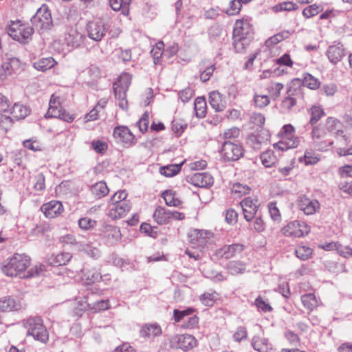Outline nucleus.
I'll return each instance as SVG.
<instances>
[{
	"mask_svg": "<svg viewBox=\"0 0 352 352\" xmlns=\"http://www.w3.org/2000/svg\"><path fill=\"white\" fill-rule=\"evenodd\" d=\"M30 257L25 254L16 253L5 260L1 264V270L8 276L32 278L41 275L45 269L43 265H36L25 274V270L30 265Z\"/></svg>",
	"mask_w": 352,
	"mask_h": 352,
	"instance_id": "f257e3e1",
	"label": "nucleus"
},
{
	"mask_svg": "<svg viewBox=\"0 0 352 352\" xmlns=\"http://www.w3.org/2000/svg\"><path fill=\"white\" fill-rule=\"evenodd\" d=\"M252 28L250 24V18L248 16L236 20L233 30L234 47L236 51L239 52L248 45L252 38Z\"/></svg>",
	"mask_w": 352,
	"mask_h": 352,
	"instance_id": "f03ea898",
	"label": "nucleus"
},
{
	"mask_svg": "<svg viewBox=\"0 0 352 352\" xmlns=\"http://www.w3.org/2000/svg\"><path fill=\"white\" fill-rule=\"evenodd\" d=\"M294 133L295 128L292 124H285L278 133L280 140L274 144V148L283 151L296 148L299 145L300 139Z\"/></svg>",
	"mask_w": 352,
	"mask_h": 352,
	"instance_id": "7ed1b4c3",
	"label": "nucleus"
},
{
	"mask_svg": "<svg viewBox=\"0 0 352 352\" xmlns=\"http://www.w3.org/2000/svg\"><path fill=\"white\" fill-rule=\"evenodd\" d=\"M6 30L10 37L22 43H28L34 32L33 28L21 23L20 21H11Z\"/></svg>",
	"mask_w": 352,
	"mask_h": 352,
	"instance_id": "20e7f679",
	"label": "nucleus"
},
{
	"mask_svg": "<svg viewBox=\"0 0 352 352\" xmlns=\"http://www.w3.org/2000/svg\"><path fill=\"white\" fill-rule=\"evenodd\" d=\"M24 327L28 329V335L41 342L48 340V333L43 324L41 317H31L23 321Z\"/></svg>",
	"mask_w": 352,
	"mask_h": 352,
	"instance_id": "39448f33",
	"label": "nucleus"
},
{
	"mask_svg": "<svg viewBox=\"0 0 352 352\" xmlns=\"http://www.w3.org/2000/svg\"><path fill=\"white\" fill-rule=\"evenodd\" d=\"M33 30L38 31L49 30L52 25V19L48 6L43 4L30 19Z\"/></svg>",
	"mask_w": 352,
	"mask_h": 352,
	"instance_id": "423d86ee",
	"label": "nucleus"
},
{
	"mask_svg": "<svg viewBox=\"0 0 352 352\" xmlns=\"http://www.w3.org/2000/svg\"><path fill=\"white\" fill-rule=\"evenodd\" d=\"M59 241L64 245H72L78 250L84 251L92 258H98L100 256V251L98 248H93L89 243L77 242L75 236L72 234H67L60 236Z\"/></svg>",
	"mask_w": 352,
	"mask_h": 352,
	"instance_id": "0eeeda50",
	"label": "nucleus"
},
{
	"mask_svg": "<svg viewBox=\"0 0 352 352\" xmlns=\"http://www.w3.org/2000/svg\"><path fill=\"white\" fill-rule=\"evenodd\" d=\"M244 150L241 144L226 141L220 151L221 159L225 162H235L243 156Z\"/></svg>",
	"mask_w": 352,
	"mask_h": 352,
	"instance_id": "6e6552de",
	"label": "nucleus"
},
{
	"mask_svg": "<svg viewBox=\"0 0 352 352\" xmlns=\"http://www.w3.org/2000/svg\"><path fill=\"white\" fill-rule=\"evenodd\" d=\"M87 30L88 36L91 39L100 41L106 34L107 27L102 20L98 19L89 22L87 25Z\"/></svg>",
	"mask_w": 352,
	"mask_h": 352,
	"instance_id": "1a4fd4ad",
	"label": "nucleus"
},
{
	"mask_svg": "<svg viewBox=\"0 0 352 352\" xmlns=\"http://www.w3.org/2000/svg\"><path fill=\"white\" fill-rule=\"evenodd\" d=\"M309 231L306 223L300 221H291L282 228V233L286 236L301 237Z\"/></svg>",
	"mask_w": 352,
	"mask_h": 352,
	"instance_id": "9d476101",
	"label": "nucleus"
},
{
	"mask_svg": "<svg viewBox=\"0 0 352 352\" xmlns=\"http://www.w3.org/2000/svg\"><path fill=\"white\" fill-rule=\"evenodd\" d=\"M188 237L193 247L204 248L212 237V233L208 230L195 229L190 232Z\"/></svg>",
	"mask_w": 352,
	"mask_h": 352,
	"instance_id": "9b49d317",
	"label": "nucleus"
},
{
	"mask_svg": "<svg viewBox=\"0 0 352 352\" xmlns=\"http://www.w3.org/2000/svg\"><path fill=\"white\" fill-rule=\"evenodd\" d=\"M122 238V234L118 227L112 225H105L102 230V239L108 246L116 245Z\"/></svg>",
	"mask_w": 352,
	"mask_h": 352,
	"instance_id": "f8f14e48",
	"label": "nucleus"
},
{
	"mask_svg": "<svg viewBox=\"0 0 352 352\" xmlns=\"http://www.w3.org/2000/svg\"><path fill=\"white\" fill-rule=\"evenodd\" d=\"M244 218L247 221H250L256 215L259 204L257 199L246 197L241 203Z\"/></svg>",
	"mask_w": 352,
	"mask_h": 352,
	"instance_id": "ddd939ff",
	"label": "nucleus"
},
{
	"mask_svg": "<svg viewBox=\"0 0 352 352\" xmlns=\"http://www.w3.org/2000/svg\"><path fill=\"white\" fill-rule=\"evenodd\" d=\"M131 207L130 202L109 204L107 214L112 219H121L129 212Z\"/></svg>",
	"mask_w": 352,
	"mask_h": 352,
	"instance_id": "4468645a",
	"label": "nucleus"
},
{
	"mask_svg": "<svg viewBox=\"0 0 352 352\" xmlns=\"http://www.w3.org/2000/svg\"><path fill=\"white\" fill-rule=\"evenodd\" d=\"M172 343L176 348L183 350L192 349L197 345V340L190 334H182L174 336L172 338Z\"/></svg>",
	"mask_w": 352,
	"mask_h": 352,
	"instance_id": "2eb2a0df",
	"label": "nucleus"
},
{
	"mask_svg": "<svg viewBox=\"0 0 352 352\" xmlns=\"http://www.w3.org/2000/svg\"><path fill=\"white\" fill-rule=\"evenodd\" d=\"M41 210L47 218H55L63 212V206L61 202L53 200L43 204Z\"/></svg>",
	"mask_w": 352,
	"mask_h": 352,
	"instance_id": "dca6fc26",
	"label": "nucleus"
},
{
	"mask_svg": "<svg viewBox=\"0 0 352 352\" xmlns=\"http://www.w3.org/2000/svg\"><path fill=\"white\" fill-rule=\"evenodd\" d=\"M83 35L75 28H70L65 34L64 42L70 49L79 47L83 43Z\"/></svg>",
	"mask_w": 352,
	"mask_h": 352,
	"instance_id": "f3484780",
	"label": "nucleus"
},
{
	"mask_svg": "<svg viewBox=\"0 0 352 352\" xmlns=\"http://www.w3.org/2000/svg\"><path fill=\"white\" fill-rule=\"evenodd\" d=\"M298 208L307 215L315 214L320 207L316 199H310L306 197H300L298 200Z\"/></svg>",
	"mask_w": 352,
	"mask_h": 352,
	"instance_id": "a211bd4d",
	"label": "nucleus"
},
{
	"mask_svg": "<svg viewBox=\"0 0 352 352\" xmlns=\"http://www.w3.org/2000/svg\"><path fill=\"white\" fill-rule=\"evenodd\" d=\"M189 182L194 186L201 188H208L214 183L212 175L208 173H197L193 174Z\"/></svg>",
	"mask_w": 352,
	"mask_h": 352,
	"instance_id": "6ab92c4d",
	"label": "nucleus"
},
{
	"mask_svg": "<svg viewBox=\"0 0 352 352\" xmlns=\"http://www.w3.org/2000/svg\"><path fill=\"white\" fill-rule=\"evenodd\" d=\"M113 137L118 142L131 145L134 142V135L126 126H117L113 131Z\"/></svg>",
	"mask_w": 352,
	"mask_h": 352,
	"instance_id": "aec40b11",
	"label": "nucleus"
},
{
	"mask_svg": "<svg viewBox=\"0 0 352 352\" xmlns=\"http://www.w3.org/2000/svg\"><path fill=\"white\" fill-rule=\"evenodd\" d=\"M244 246L242 244L235 243L230 245H225L217 251V255L226 259L230 258L243 250Z\"/></svg>",
	"mask_w": 352,
	"mask_h": 352,
	"instance_id": "412c9836",
	"label": "nucleus"
},
{
	"mask_svg": "<svg viewBox=\"0 0 352 352\" xmlns=\"http://www.w3.org/2000/svg\"><path fill=\"white\" fill-rule=\"evenodd\" d=\"M327 56L329 61L333 64L340 62L345 56V52L343 45L341 43L331 45L327 51Z\"/></svg>",
	"mask_w": 352,
	"mask_h": 352,
	"instance_id": "4be33fe9",
	"label": "nucleus"
},
{
	"mask_svg": "<svg viewBox=\"0 0 352 352\" xmlns=\"http://www.w3.org/2000/svg\"><path fill=\"white\" fill-rule=\"evenodd\" d=\"M209 104L216 111H222L226 107V102L223 95L218 91H212L209 94Z\"/></svg>",
	"mask_w": 352,
	"mask_h": 352,
	"instance_id": "5701e85b",
	"label": "nucleus"
},
{
	"mask_svg": "<svg viewBox=\"0 0 352 352\" xmlns=\"http://www.w3.org/2000/svg\"><path fill=\"white\" fill-rule=\"evenodd\" d=\"M252 346L258 352H269L272 349L267 338L255 336L252 340Z\"/></svg>",
	"mask_w": 352,
	"mask_h": 352,
	"instance_id": "b1692460",
	"label": "nucleus"
},
{
	"mask_svg": "<svg viewBox=\"0 0 352 352\" xmlns=\"http://www.w3.org/2000/svg\"><path fill=\"white\" fill-rule=\"evenodd\" d=\"M30 113V109L22 104L15 103L11 108L10 115L12 116V118L20 120L25 118Z\"/></svg>",
	"mask_w": 352,
	"mask_h": 352,
	"instance_id": "393cba45",
	"label": "nucleus"
},
{
	"mask_svg": "<svg viewBox=\"0 0 352 352\" xmlns=\"http://www.w3.org/2000/svg\"><path fill=\"white\" fill-rule=\"evenodd\" d=\"M109 4L112 10L116 12L120 11L123 16H128L129 14L130 2L125 0H109Z\"/></svg>",
	"mask_w": 352,
	"mask_h": 352,
	"instance_id": "a878e982",
	"label": "nucleus"
},
{
	"mask_svg": "<svg viewBox=\"0 0 352 352\" xmlns=\"http://www.w3.org/2000/svg\"><path fill=\"white\" fill-rule=\"evenodd\" d=\"M288 96L285 97L280 104L281 111L284 113H289L296 104V99L293 96L291 87L287 90Z\"/></svg>",
	"mask_w": 352,
	"mask_h": 352,
	"instance_id": "bb28decb",
	"label": "nucleus"
},
{
	"mask_svg": "<svg viewBox=\"0 0 352 352\" xmlns=\"http://www.w3.org/2000/svg\"><path fill=\"white\" fill-rule=\"evenodd\" d=\"M155 221L160 225L166 224L170 221L169 210L158 206L153 213Z\"/></svg>",
	"mask_w": 352,
	"mask_h": 352,
	"instance_id": "cd10ccee",
	"label": "nucleus"
},
{
	"mask_svg": "<svg viewBox=\"0 0 352 352\" xmlns=\"http://www.w3.org/2000/svg\"><path fill=\"white\" fill-rule=\"evenodd\" d=\"M131 82V76L129 74H122L118 81L113 84V91H127Z\"/></svg>",
	"mask_w": 352,
	"mask_h": 352,
	"instance_id": "c85d7f7f",
	"label": "nucleus"
},
{
	"mask_svg": "<svg viewBox=\"0 0 352 352\" xmlns=\"http://www.w3.org/2000/svg\"><path fill=\"white\" fill-rule=\"evenodd\" d=\"M56 62L52 57L41 58L33 63V67L41 71H46L53 67Z\"/></svg>",
	"mask_w": 352,
	"mask_h": 352,
	"instance_id": "c756f323",
	"label": "nucleus"
},
{
	"mask_svg": "<svg viewBox=\"0 0 352 352\" xmlns=\"http://www.w3.org/2000/svg\"><path fill=\"white\" fill-rule=\"evenodd\" d=\"M161 328L158 324H146L140 330V335L144 338H151L161 333Z\"/></svg>",
	"mask_w": 352,
	"mask_h": 352,
	"instance_id": "7c9ffc66",
	"label": "nucleus"
},
{
	"mask_svg": "<svg viewBox=\"0 0 352 352\" xmlns=\"http://www.w3.org/2000/svg\"><path fill=\"white\" fill-rule=\"evenodd\" d=\"M83 276L86 280L87 284H91L99 281L102 278V276L97 270L85 268L82 270Z\"/></svg>",
	"mask_w": 352,
	"mask_h": 352,
	"instance_id": "2f4dec72",
	"label": "nucleus"
},
{
	"mask_svg": "<svg viewBox=\"0 0 352 352\" xmlns=\"http://www.w3.org/2000/svg\"><path fill=\"white\" fill-rule=\"evenodd\" d=\"M166 204L168 206L178 207L182 204V201L176 197V194L171 190H165L162 193Z\"/></svg>",
	"mask_w": 352,
	"mask_h": 352,
	"instance_id": "473e14b6",
	"label": "nucleus"
},
{
	"mask_svg": "<svg viewBox=\"0 0 352 352\" xmlns=\"http://www.w3.org/2000/svg\"><path fill=\"white\" fill-rule=\"evenodd\" d=\"M301 301L304 307L309 311H312L318 306V301L314 294L310 293L302 295L301 296Z\"/></svg>",
	"mask_w": 352,
	"mask_h": 352,
	"instance_id": "72a5a7b5",
	"label": "nucleus"
},
{
	"mask_svg": "<svg viewBox=\"0 0 352 352\" xmlns=\"http://www.w3.org/2000/svg\"><path fill=\"white\" fill-rule=\"evenodd\" d=\"M183 163L173 164L164 166L160 168V173L168 177L177 175L181 170Z\"/></svg>",
	"mask_w": 352,
	"mask_h": 352,
	"instance_id": "f704fd0d",
	"label": "nucleus"
},
{
	"mask_svg": "<svg viewBox=\"0 0 352 352\" xmlns=\"http://www.w3.org/2000/svg\"><path fill=\"white\" fill-rule=\"evenodd\" d=\"M260 159L262 164L266 168L272 167L275 164L277 160L274 152L271 150H267L262 153L260 155Z\"/></svg>",
	"mask_w": 352,
	"mask_h": 352,
	"instance_id": "c9c22d12",
	"label": "nucleus"
},
{
	"mask_svg": "<svg viewBox=\"0 0 352 352\" xmlns=\"http://www.w3.org/2000/svg\"><path fill=\"white\" fill-rule=\"evenodd\" d=\"M194 109L196 113V116L198 118H204L206 113V102L204 98L198 97L195 99L194 103Z\"/></svg>",
	"mask_w": 352,
	"mask_h": 352,
	"instance_id": "e433bc0d",
	"label": "nucleus"
},
{
	"mask_svg": "<svg viewBox=\"0 0 352 352\" xmlns=\"http://www.w3.org/2000/svg\"><path fill=\"white\" fill-rule=\"evenodd\" d=\"M86 307L93 310L95 312L104 311L110 307L109 301L107 299L97 300L92 303L87 302Z\"/></svg>",
	"mask_w": 352,
	"mask_h": 352,
	"instance_id": "4c0bfd02",
	"label": "nucleus"
},
{
	"mask_svg": "<svg viewBox=\"0 0 352 352\" xmlns=\"http://www.w3.org/2000/svg\"><path fill=\"white\" fill-rule=\"evenodd\" d=\"M91 192L98 197H102L107 195L109 192V188L106 183L100 181L95 184L91 188Z\"/></svg>",
	"mask_w": 352,
	"mask_h": 352,
	"instance_id": "58836bf2",
	"label": "nucleus"
},
{
	"mask_svg": "<svg viewBox=\"0 0 352 352\" xmlns=\"http://www.w3.org/2000/svg\"><path fill=\"white\" fill-rule=\"evenodd\" d=\"M15 300L10 297L0 298V311H11L15 309Z\"/></svg>",
	"mask_w": 352,
	"mask_h": 352,
	"instance_id": "ea45409f",
	"label": "nucleus"
},
{
	"mask_svg": "<svg viewBox=\"0 0 352 352\" xmlns=\"http://www.w3.org/2000/svg\"><path fill=\"white\" fill-rule=\"evenodd\" d=\"M302 83L305 86L309 87L311 89H316L320 87V85L318 79L307 73L303 75Z\"/></svg>",
	"mask_w": 352,
	"mask_h": 352,
	"instance_id": "a19ab883",
	"label": "nucleus"
},
{
	"mask_svg": "<svg viewBox=\"0 0 352 352\" xmlns=\"http://www.w3.org/2000/svg\"><path fill=\"white\" fill-rule=\"evenodd\" d=\"M164 44L162 41L158 42L155 47H153L151 51V54L154 59V63L158 64L160 60L164 54Z\"/></svg>",
	"mask_w": 352,
	"mask_h": 352,
	"instance_id": "79ce46f5",
	"label": "nucleus"
},
{
	"mask_svg": "<svg viewBox=\"0 0 352 352\" xmlns=\"http://www.w3.org/2000/svg\"><path fill=\"white\" fill-rule=\"evenodd\" d=\"M113 92L115 98L118 100L119 107L123 110H126L128 109L126 91L114 90Z\"/></svg>",
	"mask_w": 352,
	"mask_h": 352,
	"instance_id": "37998d69",
	"label": "nucleus"
},
{
	"mask_svg": "<svg viewBox=\"0 0 352 352\" xmlns=\"http://www.w3.org/2000/svg\"><path fill=\"white\" fill-rule=\"evenodd\" d=\"M217 298L216 292H205L199 296V300L205 306H212Z\"/></svg>",
	"mask_w": 352,
	"mask_h": 352,
	"instance_id": "c03bdc74",
	"label": "nucleus"
},
{
	"mask_svg": "<svg viewBox=\"0 0 352 352\" xmlns=\"http://www.w3.org/2000/svg\"><path fill=\"white\" fill-rule=\"evenodd\" d=\"M195 309L188 307L184 310L174 309L173 318L175 322H179L184 317L190 316L195 312Z\"/></svg>",
	"mask_w": 352,
	"mask_h": 352,
	"instance_id": "a18cd8bd",
	"label": "nucleus"
},
{
	"mask_svg": "<svg viewBox=\"0 0 352 352\" xmlns=\"http://www.w3.org/2000/svg\"><path fill=\"white\" fill-rule=\"evenodd\" d=\"M270 102V98L267 95L255 94L254 96V103L257 108H264Z\"/></svg>",
	"mask_w": 352,
	"mask_h": 352,
	"instance_id": "49530a36",
	"label": "nucleus"
},
{
	"mask_svg": "<svg viewBox=\"0 0 352 352\" xmlns=\"http://www.w3.org/2000/svg\"><path fill=\"white\" fill-rule=\"evenodd\" d=\"M72 256L69 252H62L57 254L54 261H52V264L56 265H66L72 258Z\"/></svg>",
	"mask_w": 352,
	"mask_h": 352,
	"instance_id": "de8ad7c7",
	"label": "nucleus"
},
{
	"mask_svg": "<svg viewBox=\"0 0 352 352\" xmlns=\"http://www.w3.org/2000/svg\"><path fill=\"white\" fill-rule=\"evenodd\" d=\"M284 85L280 82H272L267 88L270 96L274 99L278 98L283 90Z\"/></svg>",
	"mask_w": 352,
	"mask_h": 352,
	"instance_id": "09e8293b",
	"label": "nucleus"
},
{
	"mask_svg": "<svg viewBox=\"0 0 352 352\" xmlns=\"http://www.w3.org/2000/svg\"><path fill=\"white\" fill-rule=\"evenodd\" d=\"M322 11L320 6L317 4H312L309 6L306 7L302 11V15L305 18H311L314 16L317 15Z\"/></svg>",
	"mask_w": 352,
	"mask_h": 352,
	"instance_id": "8fccbe9b",
	"label": "nucleus"
},
{
	"mask_svg": "<svg viewBox=\"0 0 352 352\" xmlns=\"http://www.w3.org/2000/svg\"><path fill=\"white\" fill-rule=\"evenodd\" d=\"M298 258L302 261L307 260L312 254V249L304 245L299 246L295 251Z\"/></svg>",
	"mask_w": 352,
	"mask_h": 352,
	"instance_id": "3c124183",
	"label": "nucleus"
},
{
	"mask_svg": "<svg viewBox=\"0 0 352 352\" xmlns=\"http://www.w3.org/2000/svg\"><path fill=\"white\" fill-rule=\"evenodd\" d=\"M228 269L230 274H238L243 273L245 272V265L241 262L232 261L229 263Z\"/></svg>",
	"mask_w": 352,
	"mask_h": 352,
	"instance_id": "603ef678",
	"label": "nucleus"
},
{
	"mask_svg": "<svg viewBox=\"0 0 352 352\" xmlns=\"http://www.w3.org/2000/svg\"><path fill=\"white\" fill-rule=\"evenodd\" d=\"M324 115V111L320 107H313L311 109V118L309 123L314 125Z\"/></svg>",
	"mask_w": 352,
	"mask_h": 352,
	"instance_id": "864d4df0",
	"label": "nucleus"
},
{
	"mask_svg": "<svg viewBox=\"0 0 352 352\" xmlns=\"http://www.w3.org/2000/svg\"><path fill=\"white\" fill-rule=\"evenodd\" d=\"M296 9V5L291 1H285L275 5L272 10L275 12L281 11H292Z\"/></svg>",
	"mask_w": 352,
	"mask_h": 352,
	"instance_id": "5fc2aeb1",
	"label": "nucleus"
},
{
	"mask_svg": "<svg viewBox=\"0 0 352 352\" xmlns=\"http://www.w3.org/2000/svg\"><path fill=\"white\" fill-rule=\"evenodd\" d=\"M127 193L125 190L116 192L111 197L109 204H120L121 202H130L126 199Z\"/></svg>",
	"mask_w": 352,
	"mask_h": 352,
	"instance_id": "6e6d98bb",
	"label": "nucleus"
},
{
	"mask_svg": "<svg viewBox=\"0 0 352 352\" xmlns=\"http://www.w3.org/2000/svg\"><path fill=\"white\" fill-rule=\"evenodd\" d=\"M194 96V91L190 87H186L178 93L179 100L184 103L188 102Z\"/></svg>",
	"mask_w": 352,
	"mask_h": 352,
	"instance_id": "4d7b16f0",
	"label": "nucleus"
},
{
	"mask_svg": "<svg viewBox=\"0 0 352 352\" xmlns=\"http://www.w3.org/2000/svg\"><path fill=\"white\" fill-rule=\"evenodd\" d=\"M91 147L96 153H104L108 148V144L103 140H93Z\"/></svg>",
	"mask_w": 352,
	"mask_h": 352,
	"instance_id": "13d9d810",
	"label": "nucleus"
},
{
	"mask_svg": "<svg viewBox=\"0 0 352 352\" xmlns=\"http://www.w3.org/2000/svg\"><path fill=\"white\" fill-rule=\"evenodd\" d=\"M242 6L237 0L230 1L229 7L226 9V14L228 15H236L239 13Z\"/></svg>",
	"mask_w": 352,
	"mask_h": 352,
	"instance_id": "bf43d9fd",
	"label": "nucleus"
},
{
	"mask_svg": "<svg viewBox=\"0 0 352 352\" xmlns=\"http://www.w3.org/2000/svg\"><path fill=\"white\" fill-rule=\"evenodd\" d=\"M96 225V221L89 218V217H83L80 218L78 220V226L82 230H89L94 227H95Z\"/></svg>",
	"mask_w": 352,
	"mask_h": 352,
	"instance_id": "052dcab7",
	"label": "nucleus"
},
{
	"mask_svg": "<svg viewBox=\"0 0 352 352\" xmlns=\"http://www.w3.org/2000/svg\"><path fill=\"white\" fill-rule=\"evenodd\" d=\"M340 124V120L333 117H328L325 122L326 129L329 132H333L338 129Z\"/></svg>",
	"mask_w": 352,
	"mask_h": 352,
	"instance_id": "680f3d73",
	"label": "nucleus"
},
{
	"mask_svg": "<svg viewBox=\"0 0 352 352\" xmlns=\"http://www.w3.org/2000/svg\"><path fill=\"white\" fill-rule=\"evenodd\" d=\"M248 144L252 146L254 150H259L261 148L262 141L261 137L256 135H250L248 138Z\"/></svg>",
	"mask_w": 352,
	"mask_h": 352,
	"instance_id": "e2e57ef3",
	"label": "nucleus"
},
{
	"mask_svg": "<svg viewBox=\"0 0 352 352\" xmlns=\"http://www.w3.org/2000/svg\"><path fill=\"white\" fill-rule=\"evenodd\" d=\"M254 304L258 310H261L263 312L270 311L272 309L270 304L265 301L261 296H258L256 298Z\"/></svg>",
	"mask_w": 352,
	"mask_h": 352,
	"instance_id": "0e129e2a",
	"label": "nucleus"
},
{
	"mask_svg": "<svg viewBox=\"0 0 352 352\" xmlns=\"http://www.w3.org/2000/svg\"><path fill=\"white\" fill-rule=\"evenodd\" d=\"M49 106L50 107L47 112V115L49 117H51L52 116H53L54 113H56V111H58V109H61L60 103L58 101H56V99L54 96H52L50 98Z\"/></svg>",
	"mask_w": 352,
	"mask_h": 352,
	"instance_id": "69168bd1",
	"label": "nucleus"
},
{
	"mask_svg": "<svg viewBox=\"0 0 352 352\" xmlns=\"http://www.w3.org/2000/svg\"><path fill=\"white\" fill-rule=\"evenodd\" d=\"M52 118H58L67 122H71L74 120V117L73 115H70L62 109H58V111L53 113Z\"/></svg>",
	"mask_w": 352,
	"mask_h": 352,
	"instance_id": "338daca9",
	"label": "nucleus"
},
{
	"mask_svg": "<svg viewBox=\"0 0 352 352\" xmlns=\"http://www.w3.org/2000/svg\"><path fill=\"white\" fill-rule=\"evenodd\" d=\"M149 124V114L145 112L138 122L140 131L144 133L147 131Z\"/></svg>",
	"mask_w": 352,
	"mask_h": 352,
	"instance_id": "774afa93",
	"label": "nucleus"
}]
</instances>
